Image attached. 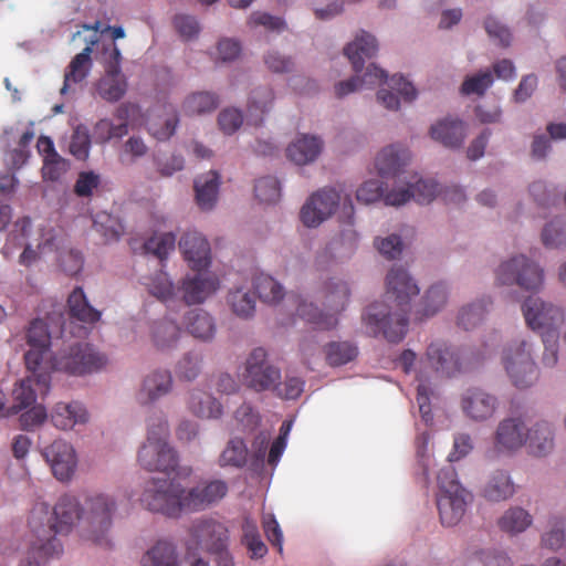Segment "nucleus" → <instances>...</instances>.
<instances>
[{
    "instance_id": "nucleus-1",
    "label": "nucleus",
    "mask_w": 566,
    "mask_h": 566,
    "mask_svg": "<svg viewBox=\"0 0 566 566\" xmlns=\"http://www.w3.org/2000/svg\"><path fill=\"white\" fill-rule=\"evenodd\" d=\"M420 289L409 272L402 266H394L386 276V298L392 304L373 303L363 321L373 336L382 335L390 343L400 342L408 329L410 301Z\"/></svg>"
},
{
    "instance_id": "nucleus-2",
    "label": "nucleus",
    "mask_w": 566,
    "mask_h": 566,
    "mask_svg": "<svg viewBox=\"0 0 566 566\" xmlns=\"http://www.w3.org/2000/svg\"><path fill=\"white\" fill-rule=\"evenodd\" d=\"M42 515H48V506L43 504L32 511L29 524L34 539L20 566H43L50 558L59 557L63 546L56 535L69 533L75 522L83 518V510L74 496L65 494L59 499L45 524Z\"/></svg>"
},
{
    "instance_id": "nucleus-3",
    "label": "nucleus",
    "mask_w": 566,
    "mask_h": 566,
    "mask_svg": "<svg viewBox=\"0 0 566 566\" xmlns=\"http://www.w3.org/2000/svg\"><path fill=\"white\" fill-rule=\"evenodd\" d=\"M228 493L222 480L199 483L185 490L179 480L157 479L149 500V511L168 517H179L184 512H199L221 501Z\"/></svg>"
},
{
    "instance_id": "nucleus-4",
    "label": "nucleus",
    "mask_w": 566,
    "mask_h": 566,
    "mask_svg": "<svg viewBox=\"0 0 566 566\" xmlns=\"http://www.w3.org/2000/svg\"><path fill=\"white\" fill-rule=\"evenodd\" d=\"M522 311L527 326L542 335L545 345L544 365L554 366L557 363V350L554 345L558 337V328L564 322L562 308L539 297L530 296L523 303Z\"/></svg>"
},
{
    "instance_id": "nucleus-5",
    "label": "nucleus",
    "mask_w": 566,
    "mask_h": 566,
    "mask_svg": "<svg viewBox=\"0 0 566 566\" xmlns=\"http://www.w3.org/2000/svg\"><path fill=\"white\" fill-rule=\"evenodd\" d=\"M168 437L169 429L167 421L158 419L157 423H154L148 430V444H144V449H147V455H156V459L147 461V470L155 473L147 480V486L144 491V503H146L148 510L156 480H178L176 478L178 458L175 450L167 443Z\"/></svg>"
},
{
    "instance_id": "nucleus-6",
    "label": "nucleus",
    "mask_w": 566,
    "mask_h": 566,
    "mask_svg": "<svg viewBox=\"0 0 566 566\" xmlns=\"http://www.w3.org/2000/svg\"><path fill=\"white\" fill-rule=\"evenodd\" d=\"M349 296L350 290L346 282L331 279L324 283L319 296L326 312L318 310L313 303L301 302L296 314L313 324L316 329L328 331L338 324L337 314L346 308Z\"/></svg>"
},
{
    "instance_id": "nucleus-7",
    "label": "nucleus",
    "mask_w": 566,
    "mask_h": 566,
    "mask_svg": "<svg viewBox=\"0 0 566 566\" xmlns=\"http://www.w3.org/2000/svg\"><path fill=\"white\" fill-rule=\"evenodd\" d=\"M171 73L166 67L154 72L151 83L156 91L157 103L147 111L144 120L148 133L157 140H168L176 132L179 123L176 107L166 101L168 88L171 86Z\"/></svg>"
},
{
    "instance_id": "nucleus-8",
    "label": "nucleus",
    "mask_w": 566,
    "mask_h": 566,
    "mask_svg": "<svg viewBox=\"0 0 566 566\" xmlns=\"http://www.w3.org/2000/svg\"><path fill=\"white\" fill-rule=\"evenodd\" d=\"M437 480L440 521L444 526H455L463 518L467 506L472 501V494L460 484L457 472L450 464L439 471Z\"/></svg>"
},
{
    "instance_id": "nucleus-9",
    "label": "nucleus",
    "mask_w": 566,
    "mask_h": 566,
    "mask_svg": "<svg viewBox=\"0 0 566 566\" xmlns=\"http://www.w3.org/2000/svg\"><path fill=\"white\" fill-rule=\"evenodd\" d=\"M502 364L516 388H528L538 378L532 344L525 339H514L504 348Z\"/></svg>"
},
{
    "instance_id": "nucleus-10",
    "label": "nucleus",
    "mask_w": 566,
    "mask_h": 566,
    "mask_svg": "<svg viewBox=\"0 0 566 566\" xmlns=\"http://www.w3.org/2000/svg\"><path fill=\"white\" fill-rule=\"evenodd\" d=\"M484 359L483 356L471 354L462 355L453 350L442 342L431 343L426 352V358L421 361L424 367L430 368L437 376L452 377L459 373L467 371Z\"/></svg>"
},
{
    "instance_id": "nucleus-11",
    "label": "nucleus",
    "mask_w": 566,
    "mask_h": 566,
    "mask_svg": "<svg viewBox=\"0 0 566 566\" xmlns=\"http://www.w3.org/2000/svg\"><path fill=\"white\" fill-rule=\"evenodd\" d=\"M496 281L502 285L516 284L526 291H537L543 286L544 271L536 262L520 254L499 265Z\"/></svg>"
},
{
    "instance_id": "nucleus-12",
    "label": "nucleus",
    "mask_w": 566,
    "mask_h": 566,
    "mask_svg": "<svg viewBox=\"0 0 566 566\" xmlns=\"http://www.w3.org/2000/svg\"><path fill=\"white\" fill-rule=\"evenodd\" d=\"M104 65L105 74L96 83V92L104 101L114 103L126 93L127 82L120 72V52L113 42L103 44L102 56H96Z\"/></svg>"
},
{
    "instance_id": "nucleus-13",
    "label": "nucleus",
    "mask_w": 566,
    "mask_h": 566,
    "mask_svg": "<svg viewBox=\"0 0 566 566\" xmlns=\"http://www.w3.org/2000/svg\"><path fill=\"white\" fill-rule=\"evenodd\" d=\"M107 363L106 357L96 352L90 344L76 343L67 352L52 357V369L70 375H84L98 371Z\"/></svg>"
},
{
    "instance_id": "nucleus-14",
    "label": "nucleus",
    "mask_w": 566,
    "mask_h": 566,
    "mask_svg": "<svg viewBox=\"0 0 566 566\" xmlns=\"http://www.w3.org/2000/svg\"><path fill=\"white\" fill-rule=\"evenodd\" d=\"M116 510L115 501L105 494H96L87 499L83 510V522L88 532L87 537L98 545L107 546V533L112 526V517Z\"/></svg>"
},
{
    "instance_id": "nucleus-15",
    "label": "nucleus",
    "mask_w": 566,
    "mask_h": 566,
    "mask_svg": "<svg viewBox=\"0 0 566 566\" xmlns=\"http://www.w3.org/2000/svg\"><path fill=\"white\" fill-rule=\"evenodd\" d=\"M242 377L244 384L255 391L273 390L281 379V370L268 361L266 350L258 347L247 358Z\"/></svg>"
},
{
    "instance_id": "nucleus-16",
    "label": "nucleus",
    "mask_w": 566,
    "mask_h": 566,
    "mask_svg": "<svg viewBox=\"0 0 566 566\" xmlns=\"http://www.w3.org/2000/svg\"><path fill=\"white\" fill-rule=\"evenodd\" d=\"M342 196L333 188H323L313 193L301 210V220L308 228L319 226L339 206Z\"/></svg>"
},
{
    "instance_id": "nucleus-17",
    "label": "nucleus",
    "mask_w": 566,
    "mask_h": 566,
    "mask_svg": "<svg viewBox=\"0 0 566 566\" xmlns=\"http://www.w3.org/2000/svg\"><path fill=\"white\" fill-rule=\"evenodd\" d=\"M41 454L59 481L65 482L72 479L77 467V457L71 443L63 439L54 440L42 448Z\"/></svg>"
},
{
    "instance_id": "nucleus-18",
    "label": "nucleus",
    "mask_w": 566,
    "mask_h": 566,
    "mask_svg": "<svg viewBox=\"0 0 566 566\" xmlns=\"http://www.w3.org/2000/svg\"><path fill=\"white\" fill-rule=\"evenodd\" d=\"M31 374L22 379L13 389L14 405L11 408L12 413L32 406L36 400V392L44 396L50 390L51 376L44 367L40 369H28Z\"/></svg>"
},
{
    "instance_id": "nucleus-19",
    "label": "nucleus",
    "mask_w": 566,
    "mask_h": 566,
    "mask_svg": "<svg viewBox=\"0 0 566 566\" xmlns=\"http://www.w3.org/2000/svg\"><path fill=\"white\" fill-rule=\"evenodd\" d=\"M190 535L201 548L219 554L227 549L228 530L212 518H198L192 522Z\"/></svg>"
},
{
    "instance_id": "nucleus-20",
    "label": "nucleus",
    "mask_w": 566,
    "mask_h": 566,
    "mask_svg": "<svg viewBox=\"0 0 566 566\" xmlns=\"http://www.w3.org/2000/svg\"><path fill=\"white\" fill-rule=\"evenodd\" d=\"M25 338L30 346L24 354L25 366L28 369H40L51 345L48 325L40 318L33 319L27 329Z\"/></svg>"
},
{
    "instance_id": "nucleus-21",
    "label": "nucleus",
    "mask_w": 566,
    "mask_h": 566,
    "mask_svg": "<svg viewBox=\"0 0 566 566\" xmlns=\"http://www.w3.org/2000/svg\"><path fill=\"white\" fill-rule=\"evenodd\" d=\"M464 413L472 420L485 421L493 417L499 400L495 396L480 388L467 390L461 401Z\"/></svg>"
},
{
    "instance_id": "nucleus-22",
    "label": "nucleus",
    "mask_w": 566,
    "mask_h": 566,
    "mask_svg": "<svg viewBox=\"0 0 566 566\" xmlns=\"http://www.w3.org/2000/svg\"><path fill=\"white\" fill-rule=\"evenodd\" d=\"M219 289V280L210 273H197L184 279L180 287L182 300L187 305L205 302Z\"/></svg>"
},
{
    "instance_id": "nucleus-23",
    "label": "nucleus",
    "mask_w": 566,
    "mask_h": 566,
    "mask_svg": "<svg viewBox=\"0 0 566 566\" xmlns=\"http://www.w3.org/2000/svg\"><path fill=\"white\" fill-rule=\"evenodd\" d=\"M179 248L192 270L201 271L210 265V244L202 234L185 233L179 241Z\"/></svg>"
},
{
    "instance_id": "nucleus-24",
    "label": "nucleus",
    "mask_w": 566,
    "mask_h": 566,
    "mask_svg": "<svg viewBox=\"0 0 566 566\" xmlns=\"http://www.w3.org/2000/svg\"><path fill=\"white\" fill-rule=\"evenodd\" d=\"M378 51L377 40L366 31L356 35L355 40L344 48V54L350 62L353 70L359 73L364 69L365 60L371 59Z\"/></svg>"
},
{
    "instance_id": "nucleus-25",
    "label": "nucleus",
    "mask_w": 566,
    "mask_h": 566,
    "mask_svg": "<svg viewBox=\"0 0 566 566\" xmlns=\"http://www.w3.org/2000/svg\"><path fill=\"white\" fill-rule=\"evenodd\" d=\"M322 149L321 138L302 134L287 146L286 156L294 164L303 166L315 161Z\"/></svg>"
},
{
    "instance_id": "nucleus-26",
    "label": "nucleus",
    "mask_w": 566,
    "mask_h": 566,
    "mask_svg": "<svg viewBox=\"0 0 566 566\" xmlns=\"http://www.w3.org/2000/svg\"><path fill=\"white\" fill-rule=\"evenodd\" d=\"M51 422L60 430H70L76 424L88 421V413L85 407L78 401L57 402L50 415Z\"/></svg>"
},
{
    "instance_id": "nucleus-27",
    "label": "nucleus",
    "mask_w": 566,
    "mask_h": 566,
    "mask_svg": "<svg viewBox=\"0 0 566 566\" xmlns=\"http://www.w3.org/2000/svg\"><path fill=\"white\" fill-rule=\"evenodd\" d=\"M525 423L520 418L502 420L496 430L495 446L499 450H516L526 443Z\"/></svg>"
},
{
    "instance_id": "nucleus-28",
    "label": "nucleus",
    "mask_w": 566,
    "mask_h": 566,
    "mask_svg": "<svg viewBox=\"0 0 566 566\" xmlns=\"http://www.w3.org/2000/svg\"><path fill=\"white\" fill-rule=\"evenodd\" d=\"M93 52L96 51L88 44L72 59L64 74L63 86L60 90L62 95H65L73 85L82 83L88 76L92 69L91 54Z\"/></svg>"
},
{
    "instance_id": "nucleus-29",
    "label": "nucleus",
    "mask_w": 566,
    "mask_h": 566,
    "mask_svg": "<svg viewBox=\"0 0 566 566\" xmlns=\"http://www.w3.org/2000/svg\"><path fill=\"white\" fill-rule=\"evenodd\" d=\"M430 136L448 148H460L467 136L464 123L459 119L438 122L430 128Z\"/></svg>"
},
{
    "instance_id": "nucleus-30",
    "label": "nucleus",
    "mask_w": 566,
    "mask_h": 566,
    "mask_svg": "<svg viewBox=\"0 0 566 566\" xmlns=\"http://www.w3.org/2000/svg\"><path fill=\"white\" fill-rule=\"evenodd\" d=\"M386 80L387 73L376 64L371 63L367 66L361 77L356 75L347 81L337 83L335 85V94L337 97H344L359 88H371L384 83Z\"/></svg>"
},
{
    "instance_id": "nucleus-31",
    "label": "nucleus",
    "mask_w": 566,
    "mask_h": 566,
    "mask_svg": "<svg viewBox=\"0 0 566 566\" xmlns=\"http://www.w3.org/2000/svg\"><path fill=\"white\" fill-rule=\"evenodd\" d=\"M220 176L217 171L199 176L195 180L196 201L201 210H211L218 199Z\"/></svg>"
},
{
    "instance_id": "nucleus-32",
    "label": "nucleus",
    "mask_w": 566,
    "mask_h": 566,
    "mask_svg": "<svg viewBox=\"0 0 566 566\" xmlns=\"http://www.w3.org/2000/svg\"><path fill=\"white\" fill-rule=\"evenodd\" d=\"M69 314L82 323L94 324L99 321L101 312L94 308L82 287H75L67 298Z\"/></svg>"
},
{
    "instance_id": "nucleus-33",
    "label": "nucleus",
    "mask_w": 566,
    "mask_h": 566,
    "mask_svg": "<svg viewBox=\"0 0 566 566\" xmlns=\"http://www.w3.org/2000/svg\"><path fill=\"white\" fill-rule=\"evenodd\" d=\"M409 153L399 145H390L381 149L376 157V168L380 176L396 175L406 164Z\"/></svg>"
},
{
    "instance_id": "nucleus-34",
    "label": "nucleus",
    "mask_w": 566,
    "mask_h": 566,
    "mask_svg": "<svg viewBox=\"0 0 566 566\" xmlns=\"http://www.w3.org/2000/svg\"><path fill=\"white\" fill-rule=\"evenodd\" d=\"M531 452L535 455H546L554 447V436L547 421H538L525 433Z\"/></svg>"
},
{
    "instance_id": "nucleus-35",
    "label": "nucleus",
    "mask_w": 566,
    "mask_h": 566,
    "mask_svg": "<svg viewBox=\"0 0 566 566\" xmlns=\"http://www.w3.org/2000/svg\"><path fill=\"white\" fill-rule=\"evenodd\" d=\"M188 406L200 418L217 419L222 415L221 403L211 395L195 389L189 394Z\"/></svg>"
},
{
    "instance_id": "nucleus-36",
    "label": "nucleus",
    "mask_w": 566,
    "mask_h": 566,
    "mask_svg": "<svg viewBox=\"0 0 566 566\" xmlns=\"http://www.w3.org/2000/svg\"><path fill=\"white\" fill-rule=\"evenodd\" d=\"M176 237L172 232L155 233L144 242V256L157 259L163 265L175 250Z\"/></svg>"
},
{
    "instance_id": "nucleus-37",
    "label": "nucleus",
    "mask_w": 566,
    "mask_h": 566,
    "mask_svg": "<svg viewBox=\"0 0 566 566\" xmlns=\"http://www.w3.org/2000/svg\"><path fill=\"white\" fill-rule=\"evenodd\" d=\"M185 325L189 334L202 340L211 339L216 333L213 318L202 310L189 311Z\"/></svg>"
},
{
    "instance_id": "nucleus-38",
    "label": "nucleus",
    "mask_w": 566,
    "mask_h": 566,
    "mask_svg": "<svg viewBox=\"0 0 566 566\" xmlns=\"http://www.w3.org/2000/svg\"><path fill=\"white\" fill-rule=\"evenodd\" d=\"M325 360L331 367H339L353 361L358 355V347L348 340L331 342L323 348Z\"/></svg>"
},
{
    "instance_id": "nucleus-39",
    "label": "nucleus",
    "mask_w": 566,
    "mask_h": 566,
    "mask_svg": "<svg viewBox=\"0 0 566 566\" xmlns=\"http://www.w3.org/2000/svg\"><path fill=\"white\" fill-rule=\"evenodd\" d=\"M447 303V289L438 283L429 287L423 295L419 308L416 312V318L421 321L437 314Z\"/></svg>"
},
{
    "instance_id": "nucleus-40",
    "label": "nucleus",
    "mask_w": 566,
    "mask_h": 566,
    "mask_svg": "<svg viewBox=\"0 0 566 566\" xmlns=\"http://www.w3.org/2000/svg\"><path fill=\"white\" fill-rule=\"evenodd\" d=\"M514 492V484L504 471L494 472L483 490L484 496L494 502L504 501L511 497Z\"/></svg>"
},
{
    "instance_id": "nucleus-41",
    "label": "nucleus",
    "mask_w": 566,
    "mask_h": 566,
    "mask_svg": "<svg viewBox=\"0 0 566 566\" xmlns=\"http://www.w3.org/2000/svg\"><path fill=\"white\" fill-rule=\"evenodd\" d=\"M248 457L249 450L244 440L237 437L229 440L220 455L219 463L221 467L243 468Z\"/></svg>"
},
{
    "instance_id": "nucleus-42",
    "label": "nucleus",
    "mask_w": 566,
    "mask_h": 566,
    "mask_svg": "<svg viewBox=\"0 0 566 566\" xmlns=\"http://www.w3.org/2000/svg\"><path fill=\"white\" fill-rule=\"evenodd\" d=\"M219 105V98L216 94L209 92H198L189 95L182 109L186 115H200L214 111Z\"/></svg>"
},
{
    "instance_id": "nucleus-43",
    "label": "nucleus",
    "mask_w": 566,
    "mask_h": 566,
    "mask_svg": "<svg viewBox=\"0 0 566 566\" xmlns=\"http://www.w3.org/2000/svg\"><path fill=\"white\" fill-rule=\"evenodd\" d=\"M532 524V516L522 507H511L499 520L502 531L510 534L524 532Z\"/></svg>"
},
{
    "instance_id": "nucleus-44",
    "label": "nucleus",
    "mask_w": 566,
    "mask_h": 566,
    "mask_svg": "<svg viewBox=\"0 0 566 566\" xmlns=\"http://www.w3.org/2000/svg\"><path fill=\"white\" fill-rule=\"evenodd\" d=\"M274 99V93L270 87H259L251 94L248 112L250 117H254V125L262 123V115L266 113Z\"/></svg>"
},
{
    "instance_id": "nucleus-45",
    "label": "nucleus",
    "mask_w": 566,
    "mask_h": 566,
    "mask_svg": "<svg viewBox=\"0 0 566 566\" xmlns=\"http://www.w3.org/2000/svg\"><path fill=\"white\" fill-rule=\"evenodd\" d=\"M254 289L259 298L264 303L275 304L284 296L283 286L266 274H260L255 277Z\"/></svg>"
},
{
    "instance_id": "nucleus-46",
    "label": "nucleus",
    "mask_w": 566,
    "mask_h": 566,
    "mask_svg": "<svg viewBox=\"0 0 566 566\" xmlns=\"http://www.w3.org/2000/svg\"><path fill=\"white\" fill-rule=\"evenodd\" d=\"M490 304L491 301L489 298H482L462 307L458 315V325L467 331L474 328L483 321Z\"/></svg>"
},
{
    "instance_id": "nucleus-47",
    "label": "nucleus",
    "mask_w": 566,
    "mask_h": 566,
    "mask_svg": "<svg viewBox=\"0 0 566 566\" xmlns=\"http://www.w3.org/2000/svg\"><path fill=\"white\" fill-rule=\"evenodd\" d=\"M149 566H179L176 547L171 542L158 541L148 552Z\"/></svg>"
},
{
    "instance_id": "nucleus-48",
    "label": "nucleus",
    "mask_w": 566,
    "mask_h": 566,
    "mask_svg": "<svg viewBox=\"0 0 566 566\" xmlns=\"http://www.w3.org/2000/svg\"><path fill=\"white\" fill-rule=\"evenodd\" d=\"M172 379L168 370H155L144 380V391L150 400L166 395L171 388Z\"/></svg>"
},
{
    "instance_id": "nucleus-49",
    "label": "nucleus",
    "mask_w": 566,
    "mask_h": 566,
    "mask_svg": "<svg viewBox=\"0 0 566 566\" xmlns=\"http://www.w3.org/2000/svg\"><path fill=\"white\" fill-rule=\"evenodd\" d=\"M179 336V327L175 323L168 321L156 324L153 331L154 343L163 350L175 347Z\"/></svg>"
},
{
    "instance_id": "nucleus-50",
    "label": "nucleus",
    "mask_w": 566,
    "mask_h": 566,
    "mask_svg": "<svg viewBox=\"0 0 566 566\" xmlns=\"http://www.w3.org/2000/svg\"><path fill=\"white\" fill-rule=\"evenodd\" d=\"M228 304L235 315L243 318L250 317L255 308L254 297L242 289H237L229 293Z\"/></svg>"
},
{
    "instance_id": "nucleus-51",
    "label": "nucleus",
    "mask_w": 566,
    "mask_h": 566,
    "mask_svg": "<svg viewBox=\"0 0 566 566\" xmlns=\"http://www.w3.org/2000/svg\"><path fill=\"white\" fill-rule=\"evenodd\" d=\"M93 227L106 241L118 240L124 234L122 222L107 213L97 214L93 221Z\"/></svg>"
},
{
    "instance_id": "nucleus-52",
    "label": "nucleus",
    "mask_w": 566,
    "mask_h": 566,
    "mask_svg": "<svg viewBox=\"0 0 566 566\" xmlns=\"http://www.w3.org/2000/svg\"><path fill=\"white\" fill-rule=\"evenodd\" d=\"M128 134L126 123L114 125L109 119L98 120L93 129V137L96 143L104 144L112 138H120Z\"/></svg>"
},
{
    "instance_id": "nucleus-53",
    "label": "nucleus",
    "mask_w": 566,
    "mask_h": 566,
    "mask_svg": "<svg viewBox=\"0 0 566 566\" xmlns=\"http://www.w3.org/2000/svg\"><path fill=\"white\" fill-rule=\"evenodd\" d=\"M255 197L264 203H274L281 197L280 182L274 177H263L254 186Z\"/></svg>"
},
{
    "instance_id": "nucleus-54",
    "label": "nucleus",
    "mask_w": 566,
    "mask_h": 566,
    "mask_svg": "<svg viewBox=\"0 0 566 566\" xmlns=\"http://www.w3.org/2000/svg\"><path fill=\"white\" fill-rule=\"evenodd\" d=\"M410 189V199L420 205L430 203L438 193L439 185L431 179H420L416 184L408 187Z\"/></svg>"
},
{
    "instance_id": "nucleus-55",
    "label": "nucleus",
    "mask_w": 566,
    "mask_h": 566,
    "mask_svg": "<svg viewBox=\"0 0 566 566\" xmlns=\"http://www.w3.org/2000/svg\"><path fill=\"white\" fill-rule=\"evenodd\" d=\"M493 76L490 71H484L472 76L465 77L461 85V93L463 95H483L486 90L492 85Z\"/></svg>"
},
{
    "instance_id": "nucleus-56",
    "label": "nucleus",
    "mask_w": 566,
    "mask_h": 566,
    "mask_svg": "<svg viewBox=\"0 0 566 566\" xmlns=\"http://www.w3.org/2000/svg\"><path fill=\"white\" fill-rule=\"evenodd\" d=\"M101 182V176L95 171H81L74 184L73 192L80 198H91Z\"/></svg>"
},
{
    "instance_id": "nucleus-57",
    "label": "nucleus",
    "mask_w": 566,
    "mask_h": 566,
    "mask_svg": "<svg viewBox=\"0 0 566 566\" xmlns=\"http://www.w3.org/2000/svg\"><path fill=\"white\" fill-rule=\"evenodd\" d=\"M69 148L70 153L80 160H85L88 157L91 137L85 127L78 126L74 129Z\"/></svg>"
},
{
    "instance_id": "nucleus-58",
    "label": "nucleus",
    "mask_w": 566,
    "mask_h": 566,
    "mask_svg": "<svg viewBox=\"0 0 566 566\" xmlns=\"http://www.w3.org/2000/svg\"><path fill=\"white\" fill-rule=\"evenodd\" d=\"M566 241V230L560 220L547 223L542 231V242L546 248H559Z\"/></svg>"
},
{
    "instance_id": "nucleus-59",
    "label": "nucleus",
    "mask_w": 566,
    "mask_h": 566,
    "mask_svg": "<svg viewBox=\"0 0 566 566\" xmlns=\"http://www.w3.org/2000/svg\"><path fill=\"white\" fill-rule=\"evenodd\" d=\"M304 390V381L298 377L286 376L283 382H276L272 391L282 399H296Z\"/></svg>"
},
{
    "instance_id": "nucleus-60",
    "label": "nucleus",
    "mask_w": 566,
    "mask_h": 566,
    "mask_svg": "<svg viewBox=\"0 0 566 566\" xmlns=\"http://www.w3.org/2000/svg\"><path fill=\"white\" fill-rule=\"evenodd\" d=\"M484 28L489 36L497 41L499 45L506 48L511 44L512 33L510 29L497 19L489 17L484 22Z\"/></svg>"
},
{
    "instance_id": "nucleus-61",
    "label": "nucleus",
    "mask_w": 566,
    "mask_h": 566,
    "mask_svg": "<svg viewBox=\"0 0 566 566\" xmlns=\"http://www.w3.org/2000/svg\"><path fill=\"white\" fill-rule=\"evenodd\" d=\"M384 186L380 180H368L364 182L356 191V198L363 203H373L384 197Z\"/></svg>"
},
{
    "instance_id": "nucleus-62",
    "label": "nucleus",
    "mask_w": 566,
    "mask_h": 566,
    "mask_svg": "<svg viewBox=\"0 0 566 566\" xmlns=\"http://www.w3.org/2000/svg\"><path fill=\"white\" fill-rule=\"evenodd\" d=\"M65 171L66 163L59 154H54L53 157H44L42 166V177L44 180L56 181Z\"/></svg>"
},
{
    "instance_id": "nucleus-63",
    "label": "nucleus",
    "mask_w": 566,
    "mask_h": 566,
    "mask_svg": "<svg viewBox=\"0 0 566 566\" xmlns=\"http://www.w3.org/2000/svg\"><path fill=\"white\" fill-rule=\"evenodd\" d=\"M375 247L380 254L389 260L397 259L402 252V241L399 235L391 234L387 238H376Z\"/></svg>"
},
{
    "instance_id": "nucleus-64",
    "label": "nucleus",
    "mask_w": 566,
    "mask_h": 566,
    "mask_svg": "<svg viewBox=\"0 0 566 566\" xmlns=\"http://www.w3.org/2000/svg\"><path fill=\"white\" fill-rule=\"evenodd\" d=\"M242 123V113L237 108H226L219 114L218 117L219 127L227 135L235 133Z\"/></svg>"
}]
</instances>
